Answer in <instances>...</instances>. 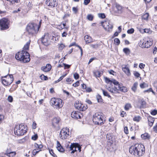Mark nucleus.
Masks as SVG:
<instances>
[{"instance_id":"obj_41","label":"nucleus","mask_w":157,"mask_h":157,"mask_svg":"<svg viewBox=\"0 0 157 157\" xmlns=\"http://www.w3.org/2000/svg\"><path fill=\"white\" fill-rule=\"evenodd\" d=\"M105 82L106 83H109L110 85H111L112 80H110L109 78L107 77H105Z\"/></svg>"},{"instance_id":"obj_8","label":"nucleus","mask_w":157,"mask_h":157,"mask_svg":"<svg viewBox=\"0 0 157 157\" xmlns=\"http://www.w3.org/2000/svg\"><path fill=\"white\" fill-rule=\"evenodd\" d=\"M13 78L12 74H8L2 78V84L5 86H8L11 84L13 81Z\"/></svg>"},{"instance_id":"obj_17","label":"nucleus","mask_w":157,"mask_h":157,"mask_svg":"<svg viewBox=\"0 0 157 157\" xmlns=\"http://www.w3.org/2000/svg\"><path fill=\"white\" fill-rule=\"evenodd\" d=\"M52 68V66L49 64H47L45 66H43L41 67V70L44 72H48L50 71Z\"/></svg>"},{"instance_id":"obj_53","label":"nucleus","mask_w":157,"mask_h":157,"mask_svg":"<svg viewBox=\"0 0 157 157\" xmlns=\"http://www.w3.org/2000/svg\"><path fill=\"white\" fill-rule=\"evenodd\" d=\"M8 100L10 102H12L13 98L11 96H9L8 97Z\"/></svg>"},{"instance_id":"obj_55","label":"nucleus","mask_w":157,"mask_h":157,"mask_svg":"<svg viewBox=\"0 0 157 157\" xmlns=\"http://www.w3.org/2000/svg\"><path fill=\"white\" fill-rule=\"evenodd\" d=\"M74 76V78L76 79H78L79 77V75L77 73H75Z\"/></svg>"},{"instance_id":"obj_28","label":"nucleus","mask_w":157,"mask_h":157,"mask_svg":"<svg viewBox=\"0 0 157 157\" xmlns=\"http://www.w3.org/2000/svg\"><path fill=\"white\" fill-rule=\"evenodd\" d=\"M94 74L96 77H99L101 75L102 73L99 71H97L94 72Z\"/></svg>"},{"instance_id":"obj_12","label":"nucleus","mask_w":157,"mask_h":157,"mask_svg":"<svg viewBox=\"0 0 157 157\" xmlns=\"http://www.w3.org/2000/svg\"><path fill=\"white\" fill-rule=\"evenodd\" d=\"M8 20H0V26L1 30L7 29L8 28Z\"/></svg>"},{"instance_id":"obj_32","label":"nucleus","mask_w":157,"mask_h":157,"mask_svg":"<svg viewBox=\"0 0 157 157\" xmlns=\"http://www.w3.org/2000/svg\"><path fill=\"white\" fill-rule=\"evenodd\" d=\"M138 86V83L137 82H136L133 84V86L132 88V90L135 92L136 90L137 87Z\"/></svg>"},{"instance_id":"obj_47","label":"nucleus","mask_w":157,"mask_h":157,"mask_svg":"<svg viewBox=\"0 0 157 157\" xmlns=\"http://www.w3.org/2000/svg\"><path fill=\"white\" fill-rule=\"evenodd\" d=\"M140 119V116L135 117L133 118L134 121L139 122Z\"/></svg>"},{"instance_id":"obj_10","label":"nucleus","mask_w":157,"mask_h":157,"mask_svg":"<svg viewBox=\"0 0 157 157\" xmlns=\"http://www.w3.org/2000/svg\"><path fill=\"white\" fill-rule=\"evenodd\" d=\"M60 119L59 117H54L52 120V125L55 128H60Z\"/></svg>"},{"instance_id":"obj_5","label":"nucleus","mask_w":157,"mask_h":157,"mask_svg":"<svg viewBox=\"0 0 157 157\" xmlns=\"http://www.w3.org/2000/svg\"><path fill=\"white\" fill-rule=\"evenodd\" d=\"M102 114L100 113H97L93 116V121L95 124L101 125L103 124Z\"/></svg>"},{"instance_id":"obj_38","label":"nucleus","mask_w":157,"mask_h":157,"mask_svg":"<svg viewBox=\"0 0 157 157\" xmlns=\"http://www.w3.org/2000/svg\"><path fill=\"white\" fill-rule=\"evenodd\" d=\"M34 146L36 148L39 149L43 147L42 145L41 144H39L36 143L34 144Z\"/></svg>"},{"instance_id":"obj_26","label":"nucleus","mask_w":157,"mask_h":157,"mask_svg":"<svg viewBox=\"0 0 157 157\" xmlns=\"http://www.w3.org/2000/svg\"><path fill=\"white\" fill-rule=\"evenodd\" d=\"M30 44V41L28 42L26 44L24 45L23 48V50L25 51L29 49V46Z\"/></svg>"},{"instance_id":"obj_40","label":"nucleus","mask_w":157,"mask_h":157,"mask_svg":"<svg viewBox=\"0 0 157 157\" xmlns=\"http://www.w3.org/2000/svg\"><path fill=\"white\" fill-rule=\"evenodd\" d=\"M40 78L42 80H46L48 79V77L46 76H45L44 75H42L40 76Z\"/></svg>"},{"instance_id":"obj_23","label":"nucleus","mask_w":157,"mask_h":157,"mask_svg":"<svg viewBox=\"0 0 157 157\" xmlns=\"http://www.w3.org/2000/svg\"><path fill=\"white\" fill-rule=\"evenodd\" d=\"M141 137L143 139H149L150 138V135L147 133H145L141 135Z\"/></svg>"},{"instance_id":"obj_20","label":"nucleus","mask_w":157,"mask_h":157,"mask_svg":"<svg viewBox=\"0 0 157 157\" xmlns=\"http://www.w3.org/2000/svg\"><path fill=\"white\" fill-rule=\"evenodd\" d=\"M57 148L59 151L61 152H63L64 151V149L61 146L58 141H57Z\"/></svg>"},{"instance_id":"obj_1","label":"nucleus","mask_w":157,"mask_h":157,"mask_svg":"<svg viewBox=\"0 0 157 157\" xmlns=\"http://www.w3.org/2000/svg\"><path fill=\"white\" fill-rule=\"evenodd\" d=\"M144 148L143 145L136 144L131 146L129 149V152L135 156H140L144 153Z\"/></svg>"},{"instance_id":"obj_64","label":"nucleus","mask_w":157,"mask_h":157,"mask_svg":"<svg viewBox=\"0 0 157 157\" xmlns=\"http://www.w3.org/2000/svg\"><path fill=\"white\" fill-rule=\"evenodd\" d=\"M86 92H90L92 91V90L91 88L90 87H86V89H85Z\"/></svg>"},{"instance_id":"obj_21","label":"nucleus","mask_w":157,"mask_h":157,"mask_svg":"<svg viewBox=\"0 0 157 157\" xmlns=\"http://www.w3.org/2000/svg\"><path fill=\"white\" fill-rule=\"evenodd\" d=\"M147 119L148 121V124L149 126L150 127L152 126L155 120L154 118L151 117H148Z\"/></svg>"},{"instance_id":"obj_39","label":"nucleus","mask_w":157,"mask_h":157,"mask_svg":"<svg viewBox=\"0 0 157 157\" xmlns=\"http://www.w3.org/2000/svg\"><path fill=\"white\" fill-rule=\"evenodd\" d=\"M90 46V47L94 49H96L98 47V44H91Z\"/></svg>"},{"instance_id":"obj_24","label":"nucleus","mask_w":157,"mask_h":157,"mask_svg":"<svg viewBox=\"0 0 157 157\" xmlns=\"http://www.w3.org/2000/svg\"><path fill=\"white\" fill-rule=\"evenodd\" d=\"M48 41V40L47 38V36L46 35H44V37L42 38L41 41L45 45H47Z\"/></svg>"},{"instance_id":"obj_9","label":"nucleus","mask_w":157,"mask_h":157,"mask_svg":"<svg viewBox=\"0 0 157 157\" xmlns=\"http://www.w3.org/2000/svg\"><path fill=\"white\" fill-rule=\"evenodd\" d=\"M69 129L67 128H63L61 130L59 137L62 140H65L69 136Z\"/></svg>"},{"instance_id":"obj_25","label":"nucleus","mask_w":157,"mask_h":157,"mask_svg":"<svg viewBox=\"0 0 157 157\" xmlns=\"http://www.w3.org/2000/svg\"><path fill=\"white\" fill-rule=\"evenodd\" d=\"M119 85V86H121V85L119 84H118V85H117L116 86H115L114 87H108V88H107V89L111 93H113V94H114V93H113V92H112V91H113V90H116L115 89V88H116V87H118V86Z\"/></svg>"},{"instance_id":"obj_46","label":"nucleus","mask_w":157,"mask_h":157,"mask_svg":"<svg viewBox=\"0 0 157 157\" xmlns=\"http://www.w3.org/2000/svg\"><path fill=\"white\" fill-rule=\"evenodd\" d=\"M143 30L144 31V33H145L150 34L151 32V31L149 29H145Z\"/></svg>"},{"instance_id":"obj_37","label":"nucleus","mask_w":157,"mask_h":157,"mask_svg":"<svg viewBox=\"0 0 157 157\" xmlns=\"http://www.w3.org/2000/svg\"><path fill=\"white\" fill-rule=\"evenodd\" d=\"M96 98L98 102H101L102 101V99L101 96L99 95H97L96 96Z\"/></svg>"},{"instance_id":"obj_45","label":"nucleus","mask_w":157,"mask_h":157,"mask_svg":"<svg viewBox=\"0 0 157 157\" xmlns=\"http://www.w3.org/2000/svg\"><path fill=\"white\" fill-rule=\"evenodd\" d=\"M65 47V46L64 44H61L59 46V50H62Z\"/></svg>"},{"instance_id":"obj_58","label":"nucleus","mask_w":157,"mask_h":157,"mask_svg":"<svg viewBox=\"0 0 157 157\" xmlns=\"http://www.w3.org/2000/svg\"><path fill=\"white\" fill-rule=\"evenodd\" d=\"M79 81H77L75 83L73 84V86L75 87L78 86H79Z\"/></svg>"},{"instance_id":"obj_29","label":"nucleus","mask_w":157,"mask_h":157,"mask_svg":"<svg viewBox=\"0 0 157 157\" xmlns=\"http://www.w3.org/2000/svg\"><path fill=\"white\" fill-rule=\"evenodd\" d=\"M131 107L132 105L131 104L127 103L125 105L124 108L125 110L128 111Z\"/></svg>"},{"instance_id":"obj_52","label":"nucleus","mask_w":157,"mask_h":157,"mask_svg":"<svg viewBox=\"0 0 157 157\" xmlns=\"http://www.w3.org/2000/svg\"><path fill=\"white\" fill-rule=\"evenodd\" d=\"M116 7L118 11H121L122 9L121 6L119 4H117L116 6Z\"/></svg>"},{"instance_id":"obj_33","label":"nucleus","mask_w":157,"mask_h":157,"mask_svg":"<svg viewBox=\"0 0 157 157\" xmlns=\"http://www.w3.org/2000/svg\"><path fill=\"white\" fill-rule=\"evenodd\" d=\"M101 90H102L103 94L104 96H107L109 98H111V96L108 93V92L107 91H105L103 89H102Z\"/></svg>"},{"instance_id":"obj_19","label":"nucleus","mask_w":157,"mask_h":157,"mask_svg":"<svg viewBox=\"0 0 157 157\" xmlns=\"http://www.w3.org/2000/svg\"><path fill=\"white\" fill-rule=\"evenodd\" d=\"M84 39L86 44H89L93 42L91 37L89 36L88 35L85 36L84 37Z\"/></svg>"},{"instance_id":"obj_15","label":"nucleus","mask_w":157,"mask_h":157,"mask_svg":"<svg viewBox=\"0 0 157 157\" xmlns=\"http://www.w3.org/2000/svg\"><path fill=\"white\" fill-rule=\"evenodd\" d=\"M75 106L77 109L83 111H85L87 108V106L85 107L81 103H77V102L75 103Z\"/></svg>"},{"instance_id":"obj_56","label":"nucleus","mask_w":157,"mask_h":157,"mask_svg":"<svg viewBox=\"0 0 157 157\" xmlns=\"http://www.w3.org/2000/svg\"><path fill=\"white\" fill-rule=\"evenodd\" d=\"M90 0H84V4L85 5H87L90 2Z\"/></svg>"},{"instance_id":"obj_4","label":"nucleus","mask_w":157,"mask_h":157,"mask_svg":"<svg viewBox=\"0 0 157 157\" xmlns=\"http://www.w3.org/2000/svg\"><path fill=\"white\" fill-rule=\"evenodd\" d=\"M26 132V128L22 124L16 125L14 129V134L18 136L24 135Z\"/></svg>"},{"instance_id":"obj_13","label":"nucleus","mask_w":157,"mask_h":157,"mask_svg":"<svg viewBox=\"0 0 157 157\" xmlns=\"http://www.w3.org/2000/svg\"><path fill=\"white\" fill-rule=\"evenodd\" d=\"M115 90H113L112 92L114 94L118 93V91L120 90L124 92H126L127 91L126 88L124 86H121V85L118 86V87L117 88L116 87Z\"/></svg>"},{"instance_id":"obj_57","label":"nucleus","mask_w":157,"mask_h":157,"mask_svg":"<svg viewBox=\"0 0 157 157\" xmlns=\"http://www.w3.org/2000/svg\"><path fill=\"white\" fill-rule=\"evenodd\" d=\"M141 106L142 107H144L145 105L146 102L143 99H142L141 100Z\"/></svg>"},{"instance_id":"obj_54","label":"nucleus","mask_w":157,"mask_h":157,"mask_svg":"<svg viewBox=\"0 0 157 157\" xmlns=\"http://www.w3.org/2000/svg\"><path fill=\"white\" fill-rule=\"evenodd\" d=\"M157 113V111L156 110H154L151 112V114L152 115H155Z\"/></svg>"},{"instance_id":"obj_2","label":"nucleus","mask_w":157,"mask_h":157,"mask_svg":"<svg viewBox=\"0 0 157 157\" xmlns=\"http://www.w3.org/2000/svg\"><path fill=\"white\" fill-rule=\"evenodd\" d=\"M15 57L17 60L24 63H28L30 60L29 53L24 50L18 52L16 55Z\"/></svg>"},{"instance_id":"obj_61","label":"nucleus","mask_w":157,"mask_h":157,"mask_svg":"<svg viewBox=\"0 0 157 157\" xmlns=\"http://www.w3.org/2000/svg\"><path fill=\"white\" fill-rule=\"evenodd\" d=\"M63 65H64V69H66V68H70V65L66 64L64 63H63Z\"/></svg>"},{"instance_id":"obj_3","label":"nucleus","mask_w":157,"mask_h":157,"mask_svg":"<svg viewBox=\"0 0 157 157\" xmlns=\"http://www.w3.org/2000/svg\"><path fill=\"white\" fill-rule=\"evenodd\" d=\"M42 21L41 20L40 21L38 24L36 23H29L28 25L26 27V30L29 34L32 35L37 33L41 26Z\"/></svg>"},{"instance_id":"obj_16","label":"nucleus","mask_w":157,"mask_h":157,"mask_svg":"<svg viewBox=\"0 0 157 157\" xmlns=\"http://www.w3.org/2000/svg\"><path fill=\"white\" fill-rule=\"evenodd\" d=\"M4 154L9 157H13L16 155L15 151H12L11 149H7Z\"/></svg>"},{"instance_id":"obj_7","label":"nucleus","mask_w":157,"mask_h":157,"mask_svg":"<svg viewBox=\"0 0 157 157\" xmlns=\"http://www.w3.org/2000/svg\"><path fill=\"white\" fill-rule=\"evenodd\" d=\"M139 44L142 48H148L152 44V40L148 38H146L141 40Z\"/></svg>"},{"instance_id":"obj_60","label":"nucleus","mask_w":157,"mask_h":157,"mask_svg":"<svg viewBox=\"0 0 157 157\" xmlns=\"http://www.w3.org/2000/svg\"><path fill=\"white\" fill-rule=\"evenodd\" d=\"M4 119V116L3 115L0 114V124L2 122Z\"/></svg>"},{"instance_id":"obj_30","label":"nucleus","mask_w":157,"mask_h":157,"mask_svg":"<svg viewBox=\"0 0 157 157\" xmlns=\"http://www.w3.org/2000/svg\"><path fill=\"white\" fill-rule=\"evenodd\" d=\"M123 52L127 55H128L130 54V49L128 48H125L123 49Z\"/></svg>"},{"instance_id":"obj_49","label":"nucleus","mask_w":157,"mask_h":157,"mask_svg":"<svg viewBox=\"0 0 157 157\" xmlns=\"http://www.w3.org/2000/svg\"><path fill=\"white\" fill-rule=\"evenodd\" d=\"M50 154L53 156L56 157V155L54 153L53 150L52 149L49 150Z\"/></svg>"},{"instance_id":"obj_62","label":"nucleus","mask_w":157,"mask_h":157,"mask_svg":"<svg viewBox=\"0 0 157 157\" xmlns=\"http://www.w3.org/2000/svg\"><path fill=\"white\" fill-rule=\"evenodd\" d=\"M135 76L137 77H139L140 75V74L137 72H135L134 73Z\"/></svg>"},{"instance_id":"obj_27","label":"nucleus","mask_w":157,"mask_h":157,"mask_svg":"<svg viewBox=\"0 0 157 157\" xmlns=\"http://www.w3.org/2000/svg\"><path fill=\"white\" fill-rule=\"evenodd\" d=\"M74 147H73V148L71 150V153H73L75 152V151H76V149H77L78 150H79L80 149L79 147H78L77 146V145L76 144L74 143Z\"/></svg>"},{"instance_id":"obj_48","label":"nucleus","mask_w":157,"mask_h":157,"mask_svg":"<svg viewBox=\"0 0 157 157\" xmlns=\"http://www.w3.org/2000/svg\"><path fill=\"white\" fill-rule=\"evenodd\" d=\"M7 1L10 2L12 4H14L15 3H18L19 0H7Z\"/></svg>"},{"instance_id":"obj_50","label":"nucleus","mask_w":157,"mask_h":157,"mask_svg":"<svg viewBox=\"0 0 157 157\" xmlns=\"http://www.w3.org/2000/svg\"><path fill=\"white\" fill-rule=\"evenodd\" d=\"M134 32V29H131L127 30V32L128 34H132Z\"/></svg>"},{"instance_id":"obj_34","label":"nucleus","mask_w":157,"mask_h":157,"mask_svg":"<svg viewBox=\"0 0 157 157\" xmlns=\"http://www.w3.org/2000/svg\"><path fill=\"white\" fill-rule=\"evenodd\" d=\"M149 17V14L146 13L144 14L142 16V18L143 20H147Z\"/></svg>"},{"instance_id":"obj_51","label":"nucleus","mask_w":157,"mask_h":157,"mask_svg":"<svg viewBox=\"0 0 157 157\" xmlns=\"http://www.w3.org/2000/svg\"><path fill=\"white\" fill-rule=\"evenodd\" d=\"M31 138L32 140H36L38 138L37 135L36 134H35L34 135L32 136Z\"/></svg>"},{"instance_id":"obj_59","label":"nucleus","mask_w":157,"mask_h":157,"mask_svg":"<svg viewBox=\"0 0 157 157\" xmlns=\"http://www.w3.org/2000/svg\"><path fill=\"white\" fill-rule=\"evenodd\" d=\"M146 85V84L144 82L140 84V86L141 88H144L145 87Z\"/></svg>"},{"instance_id":"obj_35","label":"nucleus","mask_w":157,"mask_h":157,"mask_svg":"<svg viewBox=\"0 0 157 157\" xmlns=\"http://www.w3.org/2000/svg\"><path fill=\"white\" fill-rule=\"evenodd\" d=\"M98 15L99 18L100 19H104L106 17L105 14L104 13H98Z\"/></svg>"},{"instance_id":"obj_22","label":"nucleus","mask_w":157,"mask_h":157,"mask_svg":"<svg viewBox=\"0 0 157 157\" xmlns=\"http://www.w3.org/2000/svg\"><path fill=\"white\" fill-rule=\"evenodd\" d=\"M79 112L78 111H74L71 113V116L73 118L78 119V116Z\"/></svg>"},{"instance_id":"obj_63","label":"nucleus","mask_w":157,"mask_h":157,"mask_svg":"<svg viewBox=\"0 0 157 157\" xmlns=\"http://www.w3.org/2000/svg\"><path fill=\"white\" fill-rule=\"evenodd\" d=\"M124 132L126 134H127L128 133V127L126 126L124 128Z\"/></svg>"},{"instance_id":"obj_14","label":"nucleus","mask_w":157,"mask_h":157,"mask_svg":"<svg viewBox=\"0 0 157 157\" xmlns=\"http://www.w3.org/2000/svg\"><path fill=\"white\" fill-rule=\"evenodd\" d=\"M46 3L47 5L51 7L56 6L58 4L56 0H47Z\"/></svg>"},{"instance_id":"obj_36","label":"nucleus","mask_w":157,"mask_h":157,"mask_svg":"<svg viewBox=\"0 0 157 157\" xmlns=\"http://www.w3.org/2000/svg\"><path fill=\"white\" fill-rule=\"evenodd\" d=\"M112 134L110 133H108L106 135V138L109 140V141L110 140H112Z\"/></svg>"},{"instance_id":"obj_6","label":"nucleus","mask_w":157,"mask_h":157,"mask_svg":"<svg viewBox=\"0 0 157 157\" xmlns=\"http://www.w3.org/2000/svg\"><path fill=\"white\" fill-rule=\"evenodd\" d=\"M50 103L54 108L59 109L63 106L62 100L60 98H52L50 100Z\"/></svg>"},{"instance_id":"obj_43","label":"nucleus","mask_w":157,"mask_h":157,"mask_svg":"<svg viewBox=\"0 0 157 157\" xmlns=\"http://www.w3.org/2000/svg\"><path fill=\"white\" fill-rule=\"evenodd\" d=\"M114 43L116 44L119 45L120 43V41L118 38H116L114 40Z\"/></svg>"},{"instance_id":"obj_18","label":"nucleus","mask_w":157,"mask_h":157,"mask_svg":"<svg viewBox=\"0 0 157 157\" xmlns=\"http://www.w3.org/2000/svg\"><path fill=\"white\" fill-rule=\"evenodd\" d=\"M123 71L128 76L130 75L131 73L127 65H125L124 67L122 68Z\"/></svg>"},{"instance_id":"obj_31","label":"nucleus","mask_w":157,"mask_h":157,"mask_svg":"<svg viewBox=\"0 0 157 157\" xmlns=\"http://www.w3.org/2000/svg\"><path fill=\"white\" fill-rule=\"evenodd\" d=\"M74 143L71 144V145H69V144H67L66 145V147L67 149H68L69 151H71L73 148V147H74Z\"/></svg>"},{"instance_id":"obj_42","label":"nucleus","mask_w":157,"mask_h":157,"mask_svg":"<svg viewBox=\"0 0 157 157\" xmlns=\"http://www.w3.org/2000/svg\"><path fill=\"white\" fill-rule=\"evenodd\" d=\"M94 16L91 14H88L87 18L88 20H93L94 19Z\"/></svg>"},{"instance_id":"obj_44","label":"nucleus","mask_w":157,"mask_h":157,"mask_svg":"<svg viewBox=\"0 0 157 157\" xmlns=\"http://www.w3.org/2000/svg\"><path fill=\"white\" fill-rule=\"evenodd\" d=\"M112 83H113V84L115 85H118V84H119V82H118L116 80L114 79H112V82L111 83V85L112 84Z\"/></svg>"},{"instance_id":"obj_11","label":"nucleus","mask_w":157,"mask_h":157,"mask_svg":"<svg viewBox=\"0 0 157 157\" xmlns=\"http://www.w3.org/2000/svg\"><path fill=\"white\" fill-rule=\"evenodd\" d=\"M101 25L105 29H112L113 26L112 24L110 23L109 20H105L101 22Z\"/></svg>"}]
</instances>
